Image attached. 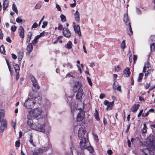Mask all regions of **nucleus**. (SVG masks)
Returning <instances> with one entry per match:
<instances>
[{"instance_id":"obj_14","label":"nucleus","mask_w":155,"mask_h":155,"mask_svg":"<svg viewBox=\"0 0 155 155\" xmlns=\"http://www.w3.org/2000/svg\"><path fill=\"white\" fill-rule=\"evenodd\" d=\"M75 20L78 23L80 21V13L78 10H77L74 14Z\"/></svg>"},{"instance_id":"obj_28","label":"nucleus","mask_w":155,"mask_h":155,"mask_svg":"<svg viewBox=\"0 0 155 155\" xmlns=\"http://www.w3.org/2000/svg\"><path fill=\"white\" fill-rule=\"evenodd\" d=\"M40 38V35H37L35 38H34V40L32 41V45H35L38 42V40L39 38Z\"/></svg>"},{"instance_id":"obj_34","label":"nucleus","mask_w":155,"mask_h":155,"mask_svg":"<svg viewBox=\"0 0 155 155\" xmlns=\"http://www.w3.org/2000/svg\"><path fill=\"white\" fill-rule=\"evenodd\" d=\"M152 68L149 62L147 61L146 63L145 64L144 66L143 67V68Z\"/></svg>"},{"instance_id":"obj_15","label":"nucleus","mask_w":155,"mask_h":155,"mask_svg":"<svg viewBox=\"0 0 155 155\" xmlns=\"http://www.w3.org/2000/svg\"><path fill=\"white\" fill-rule=\"evenodd\" d=\"M152 71V68H143V72L145 73V76H147L151 73Z\"/></svg>"},{"instance_id":"obj_11","label":"nucleus","mask_w":155,"mask_h":155,"mask_svg":"<svg viewBox=\"0 0 155 155\" xmlns=\"http://www.w3.org/2000/svg\"><path fill=\"white\" fill-rule=\"evenodd\" d=\"M18 33L20 37L23 38L25 36V31L23 27L21 26L18 29Z\"/></svg>"},{"instance_id":"obj_50","label":"nucleus","mask_w":155,"mask_h":155,"mask_svg":"<svg viewBox=\"0 0 155 155\" xmlns=\"http://www.w3.org/2000/svg\"><path fill=\"white\" fill-rule=\"evenodd\" d=\"M16 122L15 121H12V125L15 130Z\"/></svg>"},{"instance_id":"obj_46","label":"nucleus","mask_w":155,"mask_h":155,"mask_svg":"<svg viewBox=\"0 0 155 155\" xmlns=\"http://www.w3.org/2000/svg\"><path fill=\"white\" fill-rule=\"evenodd\" d=\"M63 66L64 67L67 66V67H69V68H72V66L69 63H68L67 64H64Z\"/></svg>"},{"instance_id":"obj_35","label":"nucleus","mask_w":155,"mask_h":155,"mask_svg":"<svg viewBox=\"0 0 155 155\" xmlns=\"http://www.w3.org/2000/svg\"><path fill=\"white\" fill-rule=\"evenodd\" d=\"M35 89H38L39 88V86L38 85V83L37 81L35 82L32 83Z\"/></svg>"},{"instance_id":"obj_47","label":"nucleus","mask_w":155,"mask_h":155,"mask_svg":"<svg viewBox=\"0 0 155 155\" xmlns=\"http://www.w3.org/2000/svg\"><path fill=\"white\" fill-rule=\"evenodd\" d=\"M87 81H88V82L89 83V85L91 86H92V84L91 82V80L90 78L89 77H87Z\"/></svg>"},{"instance_id":"obj_60","label":"nucleus","mask_w":155,"mask_h":155,"mask_svg":"<svg viewBox=\"0 0 155 155\" xmlns=\"http://www.w3.org/2000/svg\"><path fill=\"white\" fill-rule=\"evenodd\" d=\"M137 56L136 55H134L133 59H134V63H135L136 61L137 60Z\"/></svg>"},{"instance_id":"obj_3","label":"nucleus","mask_w":155,"mask_h":155,"mask_svg":"<svg viewBox=\"0 0 155 155\" xmlns=\"http://www.w3.org/2000/svg\"><path fill=\"white\" fill-rule=\"evenodd\" d=\"M36 102L34 99L31 98H28L25 101L24 105L27 108H31L34 106Z\"/></svg>"},{"instance_id":"obj_33","label":"nucleus","mask_w":155,"mask_h":155,"mask_svg":"<svg viewBox=\"0 0 155 155\" xmlns=\"http://www.w3.org/2000/svg\"><path fill=\"white\" fill-rule=\"evenodd\" d=\"M12 9L14 11L16 14H18V9L17 7L15 4H13L12 6Z\"/></svg>"},{"instance_id":"obj_39","label":"nucleus","mask_w":155,"mask_h":155,"mask_svg":"<svg viewBox=\"0 0 155 155\" xmlns=\"http://www.w3.org/2000/svg\"><path fill=\"white\" fill-rule=\"evenodd\" d=\"M143 74L142 73H140L139 74V78L138 79V81L139 82H140L143 78Z\"/></svg>"},{"instance_id":"obj_54","label":"nucleus","mask_w":155,"mask_h":155,"mask_svg":"<svg viewBox=\"0 0 155 155\" xmlns=\"http://www.w3.org/2000/svg\"><path fill=\"white\" fill-rule=\"evenodd\" d=\"M20 143L19 141H17L15 142V146L17 147H19Z\"/></svg>"},{"instance_id":"obj_8","label":"nucleus","mask_w":155,"mask_h":155,"mask_svg":"<svg viewBox=\"0 0 155 155\" xmlns=\"http://www.w3.org/2000/svg\"><path fill=\"white\" fill-rule=\"evenodd\" d=\"M73 26L75 33H78L79 37H81V34L80 31L79 25H78L76 26L75 23L73 22Z\"/></svg>"},{"instance_id":"obj_6","label":"nucleus","mask_w":155,"mask_h":155,"mask_svg":"<svg viewBox=\"0 0 155 155\" xmlns=\"http://www.w3.org/2000/svg\"><path fill=\"white\" fill-rule=\"evenodd\" d=\"M81 140L80 143V147L81 149L85 148L87 145H89V143L88 142L87 138H80Z\"/></svg>"},{"instance_id":"obj_2","label":"nucleus","mask_w":155,"mask_h":155,"mask_svg":"<svg viewBox=\"0 0 155 155\" xmlns=\"http://www.w3.org/2000/svg\"><path fill=\"white\" fill-rule=\"evenodd\" d=\"M45 124L44 123L39 122L37 124H35L32 126V129L39 131L42 133H45Z\"/></svg>"},{"instance_id":"obj_36","label":"nucleus","mask_w":155,"mask_h":155,"mask_svg":"<svg viewBox=\"0 0 155 155\" xmlns=\"http://www.w3.org/2000/svg\"><path fill=\"white\" fill-rule=\"evenodd\" d=\"M87 146L86 147L85 149H87L90 153L93 152L94 150L92 147L91 146H90L89 145H88V146Z\"/></svg>"},{"instance_id":"obj_31","label":"nucleus","mask_w":155,"mask_h":155,"mask_svg":"<svg viewBox=\"0 0 155 155\" xmlns=\"http://www.w3.org/2000/svg\"><path fill=\"white\" fill-rule=\"evenodd\" d=\"M47 149H45L43 148L42 147L41 148H39L38 149V151L39 153H42L44 152H46L48 149V147H46Z\"/></svg>"},{"instance_id":"obj_41","label":"nucleus","mask_w":155,"mask_h":155,"mask_svg":"<svg viewBox=\"0 0 155 155\" xmlns=\"http://www.w3.org/2000/svg\"><path fill=\"white\" fill-rule=\"evenodd\" d=\"M150 49L152 51H154L155 50V44L154 43H153L150 45Z\"/></svg>"},{"instance_id":"obj_20","label":"nucleus","mask_w":155,"mask_h":155,"mask_svg":"<svg viewBox=\"0 0 155 155\" xmlns=\"http://www.w3.org/2000/svg\"><path fill=\"white\" fill-rule=\"evenodd\" d=\"M114 101H113L112 102H110L108 105L107 106L106 109V110H111L114 106Z\"/></svg>"},{"instance_id":"obj_51","label":"nucleus","mask_w":155,"mask_h":155,"mask_svg":"<svg viewBox=\"0 0 155 155\" xmlns=\"http://www.w3.org/2000/svg\"><path fill=\"white\" fill-rule=\"evenodd\" d=\"M41 4L40 3H38L35 5V8L36 9H39L41 8Z\"/></svg>"},{"instance_id":"obj_23","label":"nucleus","mask_w":155,"mask_h":155,"mask_svg":"<svg viewBox=\"0 0 155 155\" xmlns=\"http://www.w3.org/2000/svg\"><path fill=\"white\" fill-rule=\"evenodd\" d=\"M81 87V83L79 81L76 82L74 86V88H75V90L77 91Z\"/></svg>"},{"instance_id":"obj_40","label":"nucleus","mask_w":155,"mask_h":155,"mask_svg":"<svg viewBox=\"0 0 155 155\" xmlns=\"http://www.w3.org/2000/svg\"><path fill=\"white\" fill-rule=\"evenodd\" d=\"M30 79L32 83L35 82L37 81V80L32 75H30Z\"/></svg>"},{"instance_id":"obj_25","label":"nucleus","mask_w":155,"mask_h":155,"mask_svg":"<svg viewBox=\"0 0 155 155\" xmlns=\"http://www.w3.org/2000/svg\"><path fill=\"white\" fill-rule=\"evenodd\" d=\"M32 35V33L31 31H30L28 33L26 40V42L27 43H28L30 42Z\"/></svg>"},{"instance_id":"obj_37","label":"nucleus","mask_w":155,"mask_h":155,"mask_svg":"<svg viewBox=\"0 0 155 155\" xmlns=\"http://www.w3.org/2000/svg\"><path fill=\"white\" fill-rule=\"evenodd\" d=\"M143 127L142 129V132L143 133H145L147 132V127L145 124L144 123L143 124Z\"/></svg>"},{"instance_id":"obj_43","label":"nucleus","mask_w":155,"mask_h":155,"mask_svg":"<svg viewBox=\"0 0 155 155\" xmlns=\"http://www.w3.org/2000/svg\"><path fill=\"white\" fill-rule=\"evenodd\" d=\"M60 18L61 19V21H65L66 20L65 16L63 15H61L60 16Z\"/></svg>"},{"instance_id":"obj_13","label":"nucleus","mask_w":155,"mask_h":155,"mask_svg":"<svg viewBox=\"0 0 155 155\" xmlns=\"http://www.w3.org/2000/svg\"><path fill=\"white\" fill-rule=\"evenodd\" d=\"M123 21L127 26L130 25L129 21V19L128 18V15L127 13L124 14Z\"/></svg>"},{"instance_id":"obj_42","label":"nucleus","mask_w":155,"mask_h":155,"mask_svg":"<svg viewBox=\"0 0 155 155\" xmlns=\"http://www.w3.org/2000/svg\"><path fill=\"white\" fill-rule=\"evenodd\" d=\"M121 48L123 49L125 48V40H124L122 42L121 45Z\"/></svg>"},{"instance_id":"obj_4","label":"nucleus","mask_w":155,"mask_h":155,"mask_svg":"<svg viewBox=\"0 0 155 155\" xmlns=\"http://www.w3.org/2000/svg\"><path fill=\"white\" fill-rule=\"evenodd\" d=\"M29 96L30 98L34 99L38 98V100H41V93H38L36 91L32 89L30 92Z\"/></svg>"},{"instance_id":"obj_58","label":"nucleus","mask_w":155,"mask_h":155,"mask_svg":"<svg viewBox=\"0 0 155 155\" xmlns=\"http://www.w3.org/2000/svg\"><path fill=\"white\" fill-rule=\"evenodd\" d=\"M3 35L2 33V31L1 29H0V40L2 39L3 38Z\"/></svg>"},{"instance_id":"obj_64","label":"nucleus","mask_w":155,"mask_h":155,"mask_svg":"<svg viewBox=\"0 0 155 155\" xmlns=\"http://www.w3.org/2000/svg\"><path fill=\"white\" fill-rule=\"evenodd\" d=\"M6 41L7 42L11 43L12 42V40L9 37H8L6 38Z\"/></svg>"},{"instance_id":"obj_45","label":"nucleus","mask_w":155,"mask_h":155,"mask_svg":"<svg viewBox=\"0 0 155 155\" xmlns=\"http://www.w3.org/2000/svg\"><path fill=\"white\" fill-rule=\"evenodd\" d=\"M114 69L115 71L116 72H118L121 69L120 68V67H119V66H115Z\"/></svg>"},{"instance_id":"obj_38","label":"nucleus","mask_w":155,"mask_h":155,"mask_svg":"<svg viewBox=\"0 0 155 155\" xmlns=\"http://www.w3.org/2000/svg\"><path fill=\"white\" fill-rule=\"evenodd\" d=\"M0 52L2 54H5V50L4 47L3 45H2L0 48Z\"/></svg>"},{"instance_id":"obj_48","label":"nucleus","mask_w":155,"mask_h":155,"mask_svg":"<svg viewBox=\"0 0 155 155\" xmlns=\"http://www.w3.org/2000/svg\"><path fill=\"white\" fill-rule=\"evenodd\" d=\"M17 27L15 25H13L11 28V30L12 31H16Z\"/></svg>"},{"instance_id":"obj_7","label":"nucleus","mask_w":155,"mask_h":155,"mask_svg":"<svg viewBox=\"0 0 155 155\" xmlns=\"http://www.w3.org/2000/svg\"><path fill=\"white\" fill-rule=\"evenodd\" d=\"M85 112L84 111H81L78 113L77 117V120L78 121L80 122L82 120L84 117Z\"/></svg>"},{"instance_id":"obj_30","label":"nucleus","mask_w":155,"mask_h":155,"mask_svg":"<svg viewBox=\"0 0 155 155\" xmlns=\"http://www.w3.org/2000/svg\"><path fill=\"white\" fill-rule=\"evenodd\" d=\"M72 44L70 41H69L68 43L65 45V47L68 49H70L72 48Z\"/></svg>"},{"instance_id":"obj_57","label":"nucleus","mask_w":155,"mask_h":155,"mask_svg":"<svg viewBox=\"0 0 155 155\" xmlns=\"http://www.w3.org/2000/svg\"><path fill=\"white\" fill-rule=\"evenodd\" d=\"M150 39L152 42H154L155 41V36H152L150 37Z\"/></svg>"},{"instance_id":"obj_16","label":"nucleus","mask_w":155,"mask_h":155,"mask_svg":"<svg viewBox=\"0 0 155 155\" xmlns=\"http://www.w3.org/2000/svg\"><path fill=\"white\" fill-rule=\"evenodd\" d=\"M33 49V46L32 44L31 43H29L27 46L26 50L29 54L32 51Z\"/></svg>"},{"instance_id":"obj_49","label":"nucleus","mask_w":155,"mask_h":155,"mask_svg":"<svg viewBox=\"0 0 155 155\" xmlns=\"http://www.w3.org/2000/svg\"><path fill=\"white\" fill-rule=\"evenodd\" d=\"M6 63H7V65L8 66L9 71L10 72H11V67L10 65L9 62L7 60H6Z\"/></svg>"},{"instance_id":"obj_61","label":"nucleus","mask_w":155,"mask_h":155,"mask_svg":"<svg viewBox=\"0 0 155 155\" xmlns=\"http://www.w3.org/2000/svg\"><path fill=\"white\" fill-rule=\"evenodd\" d=\"M107 153L109 155H111L112 154V151L110 150H109L107 151Z\"/></svg>"},{"instance_id":"obj_21","label":"nucleus","mask_w":155,"mask_h":155,"mask_svg":"<svg viewBox=\"0 0 155 155\" xmlns=\"http://www.w3.org/2000/svg\"><path fill=\"white\" fill-rule=\"evenodd\" d=\"M127 33L130 36L133 34V31L130 25L127 26Z\"/></svg>"},{"instance_id":"obj_27","label":"nucleus","mask_w":155,"mask_h":155,"mask_svg":"<svg viewBox=\"0 0 155 155\" xmlns=\"http://www.w3.org/2000/svg\"><path fill=\"white\" fill-rule=\"evenodd\" d=\"M94 116L95 119L97 121L100 120V118L99 117L98 112L97 110L96 109H95V112L94 114Z\"/></svg>"},{"instance_id":"obj_17","label":"nucleus","mask_w":155,"mask_h":155,"mask_svg":"<svg viewBox=\"0 0 155 155\" xmlns=\"http://www.w3.org/2000/svg\"><path fill=\"white\" fill-rule=\"evenodd\" d=\"M124 73L125 77H128L129 76L130 74V68H126L124 70Z\"/></svg>"},{"instance_id":"obj_59","label":"nucleus","mask_w":155,"mask_h":155,"mask_svg":"<svg viewBox=\"0 0 155 155\" xmlns=\"http://www.w3.org/2000/svg\"><path fill=\"white\" fill-rule=\"evenodd\" d=\"M62 28L63 27L62 25L60 24H59L58 26V29L59 30H62Z\"/></svg>"},{"instance_id":"obj_18","label":"nucleus","mask_w":155,"mask_h":155,"mask_svg":"<svg viewBox=\"0 0 155 155\" xmlns=\"http://www.w3.org/2000/svg\"><path fill=\"white\" fill-rule=\"evenodd\" d=\"M9 5V1L8 0L4 1L3 4V8L4 10L6 9Z\"/></svg>"},{"instance_id":"obj_26","label":"nucleus","mask_w":155,"mask_h":155,"mask_svg":"<svg viewBox=\"0 0 155 155\" xmlns=\"http://www.w3.org/2000/svg\"><path fill=\"white\" fill-rule=\"evenodd\" d=\"M32 118H31V117H30V118H29L28 120L27 121V124H28L29 125L30 127L32 129V126L33 125H34V124H35V123H33V121L31 120Z\"/></svg>"},{"instance_id":"obj_9","label":"nucleus","mask_w":155,"mask_h":155,"mask_svg":"<svg viewBox=\"0 0 155 155\" xmlns=\"http://www.w3.org/2000/svg\"><path fill=\"white\" fill-rule=\"evenodd\" d=\"M1 122V124L0 127V132L2 133L6 128L7 123L6 120H4Z\"/></svg>"},{"instance_id":"obj_44","label":"nucleus","mask_w":155,"mask_h":155,"mask_svg":"<svg viewBox=\"0 0 155 155\" xmlns=\"http://www.w3.org/2000/svg\"><path fill=\"white\" fill-rule=\"evenodd\" d=\"M48 23L47 21H45L43 22V25L42 26V27L43 28H45L46 26L48 25Z\"/></svg>"},{"instance_id":"obj_24","label":"nucleus","mask_w":155,"mask_h":155,"mask_svg":"<svg viewBox=\"0 0 155 155\" xmlns=\"http://www.w3.org/2000/svg\"><path fill=\"white\" fill-rule=\"evenodd\" d=\"M83 95V92L81 90L80 91H78L77 93L76 97L77 99H81Z\"/></svg>"},{"instance_id":"obj_62","label":"nucleus","mask_w":155,"mask_h":155,"mask_svg":"<svg viewBox=\"0 0 155 155\" xmlns=\"http://www.w3.org/2000/svg\"><path fill=\"white\" fill-rule=\"evenodd\" d=\"M56 7L57 8V9L59 10V11H61V8L60 6L56 4Z\"/></svg>"},{"instance_id":"obj_52","label":"nucleus","mask_w":155,"mask_h":155,"mask_svg":"<svg viewBox=\"0 0 155 155\" xmlns=\"http://www.w3.org/2000/svg\"><path fill=\"white\" fill-rule=\"evenodd\" d=\"M38 26V25L37 24V23L36 22H35L33 25L31 27V28H36Z\"/></svg>"},{"instance_id":"obj_1","label":"nucleus","mask_w":155,"mask_h":155,"mask_svg":"<svg viewBox=\"0 0 155 155\" xmlns=\"http://www.w3.org/2000/svg\"><path fill=\"white\" fill-rule=\"evenodd\" d=\"M42 113L41 109L36 108L29 112L28 117H31V118L35 119L41 115Z\"/></svg>"},{"instance_id":"obj_55","label":"nucleus","mask_w":155,"mask_h":155,"mask_svg":"<svg viewBox=\"0 0 155 155\" xmlns=\"http://www.w3.org/2000/svg\"><path fill=\"white\" fill-rule=\"evenodd\" d=\"M32 155H38V153L35 150H33L31 151Z\"/></svg>"},{"instance_id":"obj_10","label":"nucleus","mask_w":155,"mask_h":155,"mask_svg":"<svg viewBox=\"0 0 155 155\" xmlns=\"http://www.w3.org/2000/svg\"><path fill=\"white\" fill-rule=\"evenodd\" d=\"M141 147L143 148L142 149H141V151L143 153V155H150V151L148 148H144V145H142Z\"/></svg>"},{"instance_id":"obj_63","label":"nucleus","mask_w":155,"mask_h":155,"mask_svg":"<svg viewBox=\"0 0 155 155\" xmlns=\"http://www.w3.org/2000/svg\"><path fill=\"white\" fill-rule=\"evenodd\" d=\"M150 86V83H146L145 85V88L146 89H148Z\"/></svg>"},{"instance_id":"obj_12","label":"nucleus","mask_w":155,"mask_h":155,"mask_svg":"<svg viewBox=\"0 0 155 155\" xmlns=\"http://www.w3.org/2000/svg\"><path fill=\"white\" fill-rule=\"evenodd\" d=\"M63 33L64 35L67 38H69L71 36V33L68 28H64Z\"/></svg>"},{"instance_id":"obj_29","label":"nucleus","mask_w":155,"mask_h":155,"mask_svg":"<svg viewBox=\"0 0 155 155\" xmlns=\"http://www.w3.org/2000/svg\"><path fill=\"white\" fill-rule=\"evenodd\" d=\"M14 67L15 72L16 73H19L20 68L18 65L16 64H15L14 65Z\"/></svg>"},{"instance_id":"obj_19","label":"nucleus","mask_w":155,"mask_h":155,"mask_svg":"<svg viewBox=\"0 0 155 155\" xmlns=\"http://www.w3.org/2000/svg\"><path fill=\"white\" fill-rule=\"evenodd\" d=\"M140 105L139 104L134 105L131 108V110L133 112H136L138 109Z\"/></svg>"},{"instance_id":"obj_22","label":"nucleus","mask_w":155,"mask_h":155,"mask_svg":"<svg viewBox=\"0 0 155 155\" xmlns=\"http://www.w3.org/2000/svg\"><path fill=\"white\" fill-rule=\"evenodd\" d=\"M4 117V111L2 109L0 110V122L3 120L5 119H3Z\"/></svg>"},{"instance_id":"obj_5","label":"nucleus","mask_w":155,"mask_h":155,"mask_svg":"<svg viewBox=\"0 0 155 155\" xmlns=\"http://www.w3.org/2000/svg\"><path fill=\"white\" fill-rule=\"evenodd\" d=\"M83 127H81L78 130V136L79 138H87L88 134Z\"/></svg>"},{"instance_id":"obj_32","label":"nucleus","mask_w":155,"mask_h":155,"mask_svg":"<svg viewBox=\"0 0 155 155\" xmlns=\"http://www.w3.org/2000/svg\"><path fill=\"white\" fill-rule=\"evenodd\" d=\"M29 136H30L29 142H30V143L31 144H32V145L33 146L35 147V146L34 144V143H33V139H32L33 136H32V134H29Z\"/></svg>"},{"instance_id":"obj_56","label":"nucleus","mask_w":155,"mask_h":155,"mask_svg":"<svg viewBox=\"0 0 155 155\" xmlns=\"http://www.w3.org/2000/svg\"><path fill=\"white\" fill-rule=\"evenodd\" d=\"M105 97V95L103 93H102L101 94L100 96V98L101 99H103Z\"/></svg>"},{"instance_id":"obj_53","label":"nucleus","mask_w":155,"mask_h":155,"mask_svg":"<svg viewBox=\"0 0 155 155\" xmlns=\"http://www.w3.org/2000/svg\"><path fill=\"white\" fill-rule=\"evenodd\" d=\"M16 21L17 22L20 23L22 22V20L19 18H17Z\"/></svg>"}]
</instances>
